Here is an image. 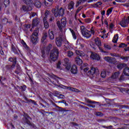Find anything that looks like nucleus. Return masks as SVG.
I'll return each mask as SVG.
<instances>
[{
	"label": "nucleus",
	"instance_id": "obj_1",
	"mask_svg": "<svg viewBox=\"0 0 129 129\" xmlns=\"http://www.w3.org/2000/svg\"><path fill=\"white\" fill-rule=\"evenodd\" d=\"M32 120V118L29 116V114L26 112L23 113V117L22 119L21 122L23 124H28V125H29V126H31V127H33V128H37V126H36V125L34 124V123L31 122Z\"/></svg>",
	"mask_w": 129,
	"mask_h": 129
},
{
	"label": "nucleus",
	"instance_id": "obj_2",
	"mask_svg": "<svg viewBox=\"0 0 129 129\" xmlns=\"http://www.w3.org/2000/svg\"><path fill=\"white\" fill-rule=\"evenodd\" d=\"M38 36H39V28H37L34 30L30 36V41L33 45H36L38 43V40L39 39Z\"/></svg>",
	"mask_w": 129,
	"mask_h": 129
},
{
	"label": "nucleus",
	"instance_id": "obj_3",
	"mask_svg": "<svg viewBox=\"0 0 129 129\" xmlns=\"http://www.w3.org/2000/svg\"><path fill=\"white\" fill-rule=\"evenodd\" d=\"M59 56V49L57 47H54L53 50L51 51L50 54V59L51 61L55 62Z\"/></svg>",
	"mask_w": 129,
	"mask_h": 129
},
{
	"label": "nucleus",
	"instance_id": "obj_4",
	"mask_svg": "<svg viewBox=\"0 0 129 129\" xmlns=\"http://www.w3.org/2000/svg\"><path fill=\"white\" fill-rule=\"evenodd\" d=\"M65 11H66V8H63L60 7L59 10H56L55 9H53L51 10L52 13L54 15V17L57 18L58 17H63L64 14H65Z\"/></svg>",
	"mask_w": 129,
	"mask_h": 129
},
{
	"label": "nucleus",
	"instance_id": "obj_5",
	"mask_svg": "<svg viewBox=\"0 0 129 129\" xmlns=\"http://www.w3.org/2000/svg\"><path fill=\"white\" fill-rule=\"evenodd\" d=\"M66 24H67V21L65 17L61 19V23L59 21H57L56 25L60 32H63V29L66 27Z\"/></svg>",
	"mask_w": 129,
	"mask_h": 129
},
{
	"label": "nucleus",
	"instance_id": "obj_6",
	"mask_svg": "<svg viewBox=\"0 0 129 129\" xmlns=\"http://www.w3.org/2000/svg\"><path fill=\"white\" fill-rule=\"evenodd\" d=\"M62 41H66V37L64 36V34H60L58 37L55 38L56 46H57V47H61V46H62Z\"/></svg>",
	"mask_w": 129,
	"mask_h": 129
},
{
	"label": "nucleus",
	"instance_id": "obj_7",
	"mask_svg": "<svg viewBox=\"0 0 129 129\" xmlns=\"http://www.w3.org/2000/svg\"><path fill=\"white\" fill-rule=\"evenodd\" d=\"M98 69L97 68L92 67L91 70L88 72V74L92 76V77H95L98 75Z\"/></svg>",
	"mask_w": 129,
	"mask_h": 129
},
{
	"label": "nucleus",
	"instance_id": "obj_8",
	"mask_svg": "<svg viewBox=\"0 0 129 129\" xmlns=\"http://www.w3.org/2000/svg\"><path fill=\"white\" fill-rule=\"evenodd\" d=\"M70 60L68 58L63 59L62 61V65L66 67V69L67 70H70V69L71 68V65L70 64Z\"/></svg>",
	"mask_w": 129,
	"mask_h": 129
},
{
	"label": "nucleus",
	"instance_id": "obj_9",
	"mask_svg": "<svg viewBox=\"0 0 129 129\" xmlns=\"http://www.w3.org/2000/svg\"><path fill=\"white\" fill-rule=\"evenodd\" d=\"M95 43L97 46H98V47H99V49L101 52L103 53H106V51H104L103 49L100 47V46H101V41L98 37L95 39Z\"/></svg>",
	"mask_w": 129,
	"mask_h": 129
},
{
	"label": "nucleus",
	"instance_id": "obj_10",
	"mask_svg": "<svg viewBox=\"0 0 129 129\" xmlns=\"http://www.w3.org/2000/svg\"><path fill=\"white\" fill-rule=\"evenodd\" d=\"M10 41V42L12 41V38L10 36H7V37H6L3 40V45L4 47L5 48H8V42Z\"/></svg>",
	"mask_w": 129,
	"mask_h": 129
},
{
	"label": "nucleus",
	"instance_id": "obj_11",
	"mask_svg": "<svg viewBox=\"0 0 129 129\" xmlns=\"http://www.w3.org/2000/svg\"><path fill=\"white\" fill-rule=\"evenodd\" d=\"M28 6H26L25 5L22 6V10L24 12H29L30 11H32L33 10V6L31 5H27Z\"/></svg>",
	"mask_w": 129,
	"mask_h": 129
},
{
	"label": "nucleus",
	"instance_id": "obj_12",
	"mask_svg": "<svg viewBox=\"0 0 129 129\" xmlns=\"http://www.w3.org/2000/svg\"><path fill=\"white\" fill-rule=\"evenodd\" d=\"M119 25L123 28H126L128 26V21L127 19H123L120 23Z\"/></svg>",
	"mask_w": 129,
	"mask_h": 129
},
{
	"label": "nucleus",
	"instance_id": "obj_13",
	"mask_svg": "<svg viewBox=\"0 0 129 129\" xmlns=\"http://www.w3.org/2000/svg\"><path fill=\"white\" fill-rule=\"evenodd\" d=\"M15 67L16 66H14V64H7L5 66V69L7 71H9V72H13V70L15 69Z\"/></svg>",
	"mask_w": 129,
	"mask_h": 129
},
{
	"label": "nucleus",
	"instance_id": "obj_14",
	"mask_svg": "<svg viewBox=\"0 0 129 129\" xmlns=\"http://www.w3.org/2000/svg\"><path fill=\"white\" fill-rule=\"evenodd\" d=\"M90 57L93 59V60H100V57H99V55L96 53L95 52H92L91 54L90 55Z\"/></svg>",
	"mask_w": 129,
	"mask_h": 129
},
{
	"label": "nucleus",
	"instance_id": "obj_15",
	"mask_svg": "<svg viewBox=\"0 0 129 129\" xmlns=\"http://www.w3.org/2000/svg\"><path fill=\"white\" fill-rule=\"evenodd\" d=\"M75 5V3L73 1H71L68 5V9L69 11L71 12L72 11H73L74 10V6Z\"/></svg>",
	"mask_w": 129,
	"mask_h": 129
},
{
	"label": "nucleus",
	"instance_id": "obj_16",
	"mask_svg": "<svg viewBox=\"0 0 129 129\" xmlns=\"http://www.w3.org/2000/svg\"><path fill=\"white\" fill-rule=\"evenodd\" d=\"M39 18H35L33 19V21H32V29H34V28H35V27H37V26H38V25H39Z\"/></svg>",
	"mask_w": 129,
	"mask_h": 129
},
{
	"label": "nucleus",
	"instance_id": "obj_17",
	"mask_svg": "<svg viewBox=\"0 0 129 129\" xmlns=\"http://www.w3.org/2000/svg\"><path fill=\"white\" fill-rule=\"evenodd\" d=\"M75 62L76 64L78 65L79 66L82 65V63H83V61H82V59H81V58H80V57L78 56H77L75 58Z\"/></svg>",
	"mask_w": 129,
	"mask_h": 129
},
{
	"label": "nucleus",
	"instance_id": "obj_18",
	"mask_svg": "<svg viewBox=\"0 0 129 129\" xmlns=\"http://www.w3.org/2000/svg\"><path fill=\"white\" fill-rule=\"evenodd\" d=\"M78 72V70L77 69V66H76L75 64L73 65L71 69V73L73 74H77Z\"/></svg>",
	"mask_w": 129,
	"mask_h": 129
},
{
	"label": "nucleus",
	"instance_id": "obj_19",
	"mask_svg": "<svg viewBox=\"0 0 129 129\" xmlns=\"http://www.w3.org/2000/svg\"><path fill=\"white\" fill-rule=\"evenodd\" d=\"M8 60L12 62L13 63L12 65H14V66L17 65V57H9Z\"/></svg>",
	"mask_w": 129,
	"mask_h": 129
},
{
	"label": "nucleus",
	"instance_id": "obj_20",
	"mask_svg": "<svg viewBox=\"0 0 129 129\" xmlns=\"http://www.w3.org/2000/svg\"><path fill=\"white\" fill-rule=\"evenodd\" d=\"M104 59L105 60V61H107V62H108L109 63H113V61L114 60H115V58L109 56H106L104 58Z\"/></svg>",
	"mask_w": 129,
	"mask_h": 129
},
{
	"label": "nucleus",
	"instance_id": "obj_21",
	"mask_svg": "<svg viewBox=\"0 0 129 129\" xmlns=\"http://www.w3.org/2000/svg\"><path fill=\"white\" fill-rule=\"evenodd\" d=\"M54 96H56V97H58L60 99H64V98H65V96L64 95L58 93L57 91H55L54 93Z\"/></svg>",
	"mask_w": 129,
	"mask_h": 129
},
{
	"label": "nucleus",
	"instance_id": "obj_22",
	"mask_svg": "<svg viewBox=\"0 0 129 129\" xmlns=\"http://www.w3.org/2000/svg\"><path fill=\"white\" fill-rule=\"evenodd\" d=\"M44 3L46 7H51L53 5V0H44Z\"/></svg>",
	"mask_w": 129,
	"mask_h": 129
},
{
	"label": "nucleus",
	"instance_id": "obj_23",
	"mask_svg": "<svg viewBox=\"0 0 129 129\" xmlns=\"http://www.w3.org/2000/svg\"><path fill=\"white\" fill-rule=\"evenodd\" d=\"M52 105L55 106V107H57V108H60L61 109H62L61 110L62 111H64V112H66V113H70V112H71V110H66L65 109H63L62 108V107H60L58 106H57L55 103H52Z\"/></svg>",
	"mask_w": 129,
	"mask_h": 129
},
{
	"label": "nucleus",
	"instance_id": "obj_24",
	"mask_svg": "<svg viewBox=\"0 0 129 129\" xmlns=\"http://www.w3.org/2000/svg\"><path fill=\"white\" fill-rule=\"evenodd\" d=\"M120 74V72H116L112 75L111 78H112V79H117V78H118V76H119Z\"/></svg>",
	"mask_w": 129,
	"mask_h": 129
},
{
	"label": "nucleus",
	"instance_id": "obj_25",
	"mask_svg": "<svg viewBox=\"0 0 129 129\" xmlns=\"http://www.w3.org/2000/svg\"><path fill=\"white\" fill-rule=\"evenodd\" d=\"M11 50L12 52L14 53V54L19 55V52H18V50L16 48V46H15V45L13 43L11 44Z\"/></svg>",
	"mask_w": 129,
	"mask_h": 129
},
{
	"label": "nucleus",
	"instance_id": "obj_26",
	"mask_svg": "<svg viewBox=\"0 0 129 129\" xmlns=\"http://www.w3.org/2000/svg\"><path fill=\"white\" fill-rule=\"evenodd\" d=\"M21 72H22V69H21V67L20 66V65L17 64L16 66V69L15 70V73L17 75H19V74H20V73H21Z\"/></svg>",
	"mask_w": 129,
	"mask_h": 129
},
{
	"label": "nucleus",
	"instance_id": "obj_27",
	"mask_svg": "<svg viewBox=\"0 0 129 129\" xmlns=\"http://www.w3.org/2000/svg\"><path fill=\"white\" fill-rule=\"evenodd\" d=\"M82 35L83 37L87 38H90V37H91V33H90V31L89 30H87V31L83 33Z\"/></svg>",
	"mask_w": 129,
	"mask_h": 129
},
{
	"label": "nucleus",
	"instance_id": "obj_28",
	"mask_svg": "<svg viewBox=\"0 0 129 129\" xmlns=\"http://www.w3.org/2000/svg\"><path fill=\"white\" fill-rule=\"evenodd\" d=\"M23 3L27 5V6H33V1L32 0H22Z\"/></svg>",
	"mask_w": 129,
	"mask_h": 129
},
{
	"label": "nucleus",
	"instance_id": "obj_29",
	"mask_svg": "<svg viewBox=\"0 0 129 129\" xmlns=\"http://www.w3.org/2000/svg\"><path fill=\"white\" fill-rule=\"evenodd\" d=\"M76 53L77 55L80 56V57H84L85 56V53L81 50H76Z\"/></svg>",
	"mask_w": 129,
	"mask_h": 129
},
{
	"label": "nucleus",
	"instance_id": "obj_30",
	"mask_svg": "<svg viewBox=\"0 0 129 129\" xmlns=\"http://www.w3.org/2000/svg\"><path fill=\"white\" fill-rule=\"evenodd\" d=\"M34 6L36 7V8H41L42 4H41L40 0H35Z\"/></svg>",
	"mask_w": 129,
	"mask_h": 129
},
{
	"label": "nucleus",
	"instance_id": "obj_31",
	"mask_svg": "<svg viewBox=\"0 0 129 129\" xmlns=\"http://www.w3.org/2000/svg\"><path fill=\"white\" fill-rule=\"evenodd\" d=\"M48 36L50 40H54V33L53 31L49 30H48Z\"/></svg>",
	"mask_w": 129,
	"mask_h": 129
},
{
	"label": "nucleus",
	"instance_id": "obj_32",
	"mask_svg": "<svg viewBox=\"0 0 129 129\" xmlns=\"http://www.w3.org/2000/svg\"><path fill=\"white\" fill-rule=\"evenodd\" d=\"M123 73L126 76H129V67H125L123 70Z\"/></svg>",
	"mask_w": 129,
	"mask_h": 129
},
{
	"label": "nucleus",
	"instance_id": "obj_33",
	"mask_svg": "<svg viewBox=\"0 0 129 129\" xmlns=\"http://www.w3.org/2000/svg\"><path fill=\"white\" fill-rule=\"evenodd\" d=\"M124 67H126V64L125 63H120L117 65V68L119 69V70H121Z\"/></svg>",
	"mask_w": 129,
	"mask_h": 129
},
{
	"label": "nucleus",
	"instance_id": "obj_34",
	"mask_svg": "<svg viewBox=\"0 0 129 129\" xmlns=\"http://www.w3.org/2000/svg\"><path fill=\"white\" fill-rule=\"evenodd\" d=\"M80 30H81V33L83 35L86 32H87L88 30L85 28V26H81L80 27Z\"/></svg>",
	"mask_w": 129,
	"mask_h": 129
},
{
	"label": "nucleus",
	"instance_id": "obj_35",
	"mask_svg": "<svg viewBox=\"0 0 129 129\" xmlns=\"http://www.w3.org/2000/svg\"><path fill=\"white\" fill-rule=\"evenodd\" d=\"M67 56L69 58H72L74 56V53L71 50H69L67 51Z\"/></svg>",
	"mask_w": 129,
	"mask_h": 129
},
{
	"label": "nucleus",
	"instance_id": "obj_36",
	"mask_svg": "<svg viewBox=\"0 0 129 129\" xmlns=\"http://www.w3.org/2000/svg\"><path fill=\"white\" fill-rule=\"evenodd\" d=\"M84 0H77L76 3V8H78L79 7V5H81V4H84Z\"/></svg>",
	"mask_w": 129,
	"mask_h": 129
},
{
	"label": "nucleus",
	"instance_id": "obj_37",
	"mask_svg": "<svg viewBox=\"0 0 129 129\" xmlns=\"http://www.w3.org/2000/svg\"><path fill=\"white\" fill-rule=\"evenodd\" d=\"M70 31L72 34V36L75 40H76L77 39V36H76V34H75V31L71 28L69 29Z\"/></svg>",
	"mask_w": 129,
	"mask_h": 129
},
{
	"label": "nucleus",
	"instance_id": "obj_38",
	"mask_svg": "<svg viewBox=\"0 0 129 129\" xmlns=\"http://www.w3.org/2000/svg\"><path fill=\"white\" fill-rule=\"evenodd\" d=\"M50 14V12L49 11L46 10L44 13L45 17L43 18V20H48V16Z\"/></svg>",
	"mask_w": 129,
	"mask_h": 129
},
{
	"label": "nucleus",
	"instance_id": "obj_39",
	"mask_svg": "<svg viewBox=\"0 0 129 129\" xmlns=\"http://www.w3.org/2000/svg\"><path fill=\"white\" fill-rule=\"evenodd\" d=\"M117 40H118V34H115L113 38L112 42L117 43Z\"/></svg>",
	"mask_w": 129,
	"mask_h": 129
},
{
	"label": "nucleus",
	"instance_id": "obj_40",
	"mask_svg": "<svg viewBox=\"0 0 129 129\" xmlns=\"http://www.w3.org/2000/svg\"><path fill=\"white\" fill-rule=\"evenodd\" d=\"M47 37H48V33L46 32L43 33L41 39L42 42H44L47 39Z\"/></svg>",
	"mask_w": 129,
	"mask_h": 129
},
{
	"label": "nucleus",
	"instance_id": "obj_41",
	"mask_svg": "<svg viewBox=\"0 0 129 129\" xmlns=\"http://www.w3.org/2000/svg\"><path fill=\"white\" fill-rule=\"evenodd\" d=\"M43 21L44 28L45 29H48V28H49V22H48V20H43Z\"/></svg>",
	"mask_w": 129,
	"mask_h": 129
},
{
	"label": "nucleus",
	"instance_id": "obj_42",
	"mask_svg": "<svg viewBox=\"0 0 129 129\" xmlns=\"http://www.w3.org/2000/svg\"><path fill=\"white\" fill-rule=\"evenodd\" d=\"M87 102L88 103H91V104H95V103H99L98 102L94 101H91L90 99H87L86 100Z\"/></svg>",
	"mask_w": 129,
	"mask_h": 129
},
{
	"label": "nucleus",
	"instance_id": "obj_43",
	"mask_svg": "<svg viewBox=\"0 0 129 129\" xmlns=\"http://www.w3.org/2000/svg\"><path fill=\"white\" fill-rule=\"evenodd\" d=\"M4 5L5 6V8H7L10 5V0H4Z\"/></svg>",
	"mask_w": 129,
	"mask_h": 129
},
{
	"label": "nucleus",
	"instance_id": "obj_44",
	"mask_svg": "<svg viewBox=\"0 0 129 129\" xmlns=\"http://www.w3.org/2000/svg\"><path fill=\"white\" fill-rule=\"evenodd\" d=\"M112 9L113 8H110L107 10V13H106L107 16H109V15H110V14L112 13Z\"/></svg>",
	"mask_w": 129,
	"mask_h": 129
},
{
	"label": "nucleus",
	"instance_id": "obj_45",
	"mask_svg": "<svg viewBox=\"0 0 129 129\" xmlns=\"http://www.w3.org/2000/svg\"><path fill=\"white\" fill-rule=\"evenodd\" d=\"M20 89H21V91H26V89L27 88L26 85L21 86L19 87Z\"/></svg>",
	"mask_w": 129,
	"mask_h": 129
},
{
	"label": "nucleus",
	"instance_id": "obj_46",
	"mask_svg": "<svg viewBox=\"0 0 129 129\" xmlns=\"http://www.w3.org/2000/svg\"><path fill=\"white\" fill-rule=\"evenodd\" d=\"M41 56L42 57V58H45L46 57V52H45V50H42L41 51Z\"/></svg>",
	"mask_w": 129,
	"mask_h": 129
},
{
	"label": "nucleus",
	"instance_id": "obj_47",
	"mask_svg": "<svg viewBox=\"0 0 129 129\" xmlns=\"http://www.w3.org/2000/svg\"><path fill=\"white\" fill-rule=\"evenodd\" d=\"M101 76L102 78H105V77H106V72L105 71H102Z\"/></svg>",
	"mask_w": 129,
	"mask_h": 129
},
{
	"label": "nucleus",
	"instance_id": "obj_48",
	"mask_svg": "<svg viewBox=\"0 0 129 129\" xmlns=\"http://www.w3.org/2000/svg\"><path fill=\"white\" fill-rule=\"evenodd\" d=\"M96 116H100V117L103 116V115H104V114H103V113L100 112H96Z\"/></svg>",
	"mask_w": 129,
	"mask_h": 129
},
{
	"label": "nucleus",
	"instance_id": "obj_49",
	"mask_svg": "<svg viewBox=\"0 0 129 129\" xmlns=\"http://www.w3.org/2000/svg\"><path fill=\"white\" fill-rule=\"evenodd\" d=\"M55 20V17H54V16L53 15H50V19H49L48 21L49 22H50V23H52V22H54V20Z\"/></svg>",
	"mask_w": 129,
	"mask_h": 129
},
{
	"label": "nucleus",
	"instance_id": "obj_50",
	"mask_svg": "<svg viewBox=\"0 0 129 129\" xmlns=\"http://www.w3.org/2000/svg\"><path fill=\"white\" fill-rule=\"evenodd\" d=\"M57 102L58 103H63L64 104H65L66 106H68V104L66 102V101H65L64 100L59 101Z\"/></svg>",
	"mask_w": 129,
	"mask_h": 129
},
{
	"label": "nucleus",
	"instance_id": "obj_51",
	"mask_svg": "<svg viewBox=\"0 0 129 129\" xmlns=\"http://www.w3.org/2000/svg\"><path fill=\"white\" fill-rule=\"evenodd\" d=\"M104 48H106V50H110L111 49V47L106 44H104Z\"/></svg>",
	"mask_w": 129,
	"mask_h": 129
},
{
	"label": "nucleus",
	"instance_id": "obj_52",
	"mask_svg": "<svg viewBox=\"0 0 129 129\" xmlns=\"http://www.w3.org/2000/svg\"><path fill=\"white\" fill-rule=\"evenodd\" d=\"M29 103H32V104H34V105H38V104H37V102H36V101L32 99H29Z\"/></svg>",
	"mask_w": 129,
	"mask_h": 129
},
{
	"label": "nucleus",
	"instance_id": "obj_53",
	"mask_svg": "<svg viewBox=\"0 0 129 129\" xmlns=\"http://www.w3.org/2000/svg\"><path fill=\"white\" fill-rule=\"evenodd\" d=\"M127 45L123 43H121L119 44V48H124V47H127Z\"/></svg>",
	"mask_w": 129,
	"mask_h": 129
},
{
	"label": "nucleus",
	"instance_id": "obj_54",
	"mask_svg": "<svg viewBox=\"0 0 129 129\" xmlns=\"http://www.w3.org/2000/svg\"><path fill=\"white\" fill-rule=\"evenodd\" d=\"M102 127L107 129H112V127H113V126L112 125H109L108 126H106L105 125H102Z\"/></svg>",
	"mask_w": 129,
	"mask_h": 129
},
{
	"label": "nucleus",
	"instance_id": "obj_55",
	"mask_svg": "<svg viewBox=\"0 0 129 129\" xmlns=\"http://www.w3.org/2000/svg\"><path fill=\"white\" fill-rule=\"evenodd\" d=\"M6 80V78L5 77H1V80H0V82L2 84V85H5V83L3 82V81Z\"/></svg>",
	"mask_w": 129,
	"mask_h": 129
},
{
	"label": "nucleus",
	"instance_id": "obj_56",
	"mask_svg": "<svg viewBox=\"0 0 129 129\" xmlns=\"http://www.w3.org/2000/svg\"><path fill=\"white\" fill-rule=\"evenodd\" d=\"M56 68L57 69H61V61H58L56 64Z\"/></svg>",
	"mask_w": 129,
	"mask_h": 129
},
{
	"label": "nucleus",
	"instance_id": "obj_57",
	"mask_svg": "<svg viewBox=\"0 0 129 129\" xmlns=\"http://www.w3.org/2000/svg\"><path fill=\"white\" fill-rule=\"evenodd\" d=\"M52 48V44H49L47 47V51H50L51 49Z\"/></svg>",
	"mask_w": 129,
	"mask_h": 129
},
{
	"label": "nucleus",
	"instance_id": "obj_58",
	"mask_svg": "<svg viewBox=\"0 0 129 129\" xmlns=\"http://www.w3.org/2000/svg\"><path fill=\"white\" fill-rule=\"evenodd\" d=\"M102 4V3L101 2H99L97 3L95 5V6H96V8H99V6H101Z\"/></svg>",
	"mask_w": 129,
	"mask_h": 129
},
{
	"label": "nucleus",
	"instance_id": "obj_59",
	"mask_svg": "<svg viewBox=\"0 0 129 129\" xmlns=\"http://www.w3.org/2000/svg\"><path fill=\"white\" fill-rule=\"evenodd\" d=\"M66 89H69L71 90V91H73L74 90V88H72L71 87H65Z\"/></svg>",
	"mask_w": 129,
	"mask_h": 129
},
{
	"label": "nucleus",
	"instance_id": "obj_60",
	"mask_svg": "<svg viewBox=\"0 0 129 129\" xmlns=\"http://www.w3.org/2000/svg\"><path fill=\"white\" fill-rule=\"evenodd\" d=\"M90 32H91V34H92V35H94V34H95V31H94L93 27L91 28Z\"/></svg>",
	"mask_w": 129,
	"mask_h": 129
},
{
	"label": "nucleus",
	"instance_id": "obj_61",
	"mask_svg": "<svg viewBox=\"0 0 129 129\" xmlns=\"http://www.w3.org/2000/svg\"><path fill=\"white\" fill-rule=\"evenodd\" d=\"M121 59H122V60H124V61H127L128 57L127 56H121Z\"/></svg>",
	"mask_w": 129,
	"mask_h": 129
},
{
	"label": "nucleus",
	"instance_id": "obj_62",
	"mask_svg": "<svg viewBox=\"0 0 129 129\" xmlns=\"http://www.w3.org/2000/svg\"><path fill=\"white\" fill-rule=\"evenodd\" d=\"M0 54L1 55H4V50H3V47H2V45L0 44Z\"/></svg>",
	"mask_w": 129,
	"mask_h": 129
},
{
	"label": "nucleus",
	"instance_id": "obj_63",
	"mask_svg": "<svg viewBox=\"0 0 129 129\" xmlns=\"http://www.w3.org/2000/svg\"><path fill=\"white\" fill-rule=\"evenodd\" d=\"M83 9V7H80L78 8V9L76 11V14H78V13H79V11L81 10H82Z\"/></svg>",
	"mask_w": 129,
	"mask_h": 129
},
{
	"label": "nucleus",
	"instance_id": "obj_64",
	"mask_svg": "<svg viewBox=\"0 0 129 129\" xmlns=\"http://www.w3.org/2000/svg\"><path fill=\"white\" fill-rule=\"evenodd\" d=\"M36 16L35 13H31V15L30 16V19H31L32 18H34Z\"/></svg>",
	"mask_w": 129,
	"mask_h": 129
}]
</instances>
